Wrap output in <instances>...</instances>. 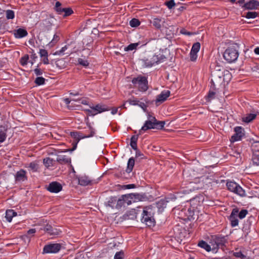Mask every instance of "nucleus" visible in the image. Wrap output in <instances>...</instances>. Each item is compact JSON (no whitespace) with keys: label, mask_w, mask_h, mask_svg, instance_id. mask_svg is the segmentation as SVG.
<instances>
[{"label":"nucleus","mask_w":259,"mask_h":259,"mask_svg":"<svg viewBox=\"0 0 259 259\" xmlns=\"http://www.w3.org/2000/svg\"><path fill=\"white\" fill-rule=\"evenodd\" d=\"M165 123L164 121L157 120L154 116L148 114V119L139 131V135H141L143 132L150 129L161 130L164 127Z\"/></svg>","instance_id":"f257e3e1"},{"label":"nucleus","mask_w":259,"mask_h":259,"mask_svg":"<svg viewBox=\"0 0 259 259\" xmlns=\"http://www.w3.org/2000/svg\"><path fill=\"white\" fill-rule=\"evenodd\" d=\"M248 213V211L247 209H242L239 211V208L237 207L233 208L231 211L230 215L229 217V220L230 222L231 226L232 227L237 226L239 224L237 217L242 220L246 217Z\"/></svg>","instance_id":"f03ea898"},{"label":"nucleus","mask_w":259,"mask_h":259,"mask_svg":"<svg viewBox=\"0 0 259 259\" xmlns=\"http://www.w3.org/2000/svg\"><path fill=\"white\" fill-rule=\"evenodd\" d=\"M153 214L154 211L151 206L144 207L142 214V222L149 227L154 226L155 220L153 218Z\"/></svg>","instance_id":"7ed1b4c3"},{"label":"nucleus","mask_w":259,"mask_h":259,"mask_svg":"<svg viewBox=\"0 0 259 259\" xmlns=\"http://www.w3.org/2000/svg\"><path fill=\"white\" fill-rule=\"evenodd\" d=\"M165 59L162 55H153L142 59L141 61L145 67H151L155 64L163 62Z\"/></svg>","instance_id":"20e7f679"},{"label":"nucleus","mask_w":259,"mask_h":259,"mask_svg":"<svg viewBox=\"0 0 259 259\" xmlns=\"http://www.w3.org/2000/svg\"><path fill=\"white\" fill-rule=\"evenodd\" d=\"M227 243L226 239L224 236L214 235L211 237L209 243L212 246V251L216 252L219 248L223 249Z\"/></svg>","instance_id":"39448f33"},{"label":"nucleus","mask_w":259,"mask_h":259,"mask_svg":"<svg viewBox=\"0 0 259 259\" xmlns=\"http://www.w3.org/2000/svg\"><path fill=\"white\" fill-rule=\"evenodd\" d=\"M238 56V51L234 47H229L225 50L223 54L224 59L229 63L236 61Z\"/></svg>","instance_id":"423d86ee"},{"label":"nucleus","mask_w":259,"mask_h":259,"mask_svg":"<svg viewBox=\"0 0 259 259\" xmlns=\"http://www.w3.org/2000/svg\"><path fill=\"white\" fill-rule=\"evenodd\" d=\"M228 189L240 197H245L246 193L245 190L237 183L234 182H228L227 183Z\"/></svg>","instance_id":"0eeeda50"},{"label":"nucleus","mask_w":259,"mask_h":259,"mask_svg":"<svg viewBox=\"0 0 259 259\" xmlns=\"http://www.w3.org/2000/svg\"><path fill=\"white\" fill-rule=\"evenodd\" d=\"M132 83L139 88L141 92H145L148 89V81L145 76H139L132 79Z\"/></svg>","instance_id":"6e6552de"},{"label":"nucleus","mask_w":259,"mask_h":259,"mask_svg":"<svg viewBox=\"0 0 259 259\" xmlns=\"http://www.w3.org/2000/svg\"><path fill=\"white\" fill-rule=\"evenodd\" d=\"M91 109H86L85 111L89 115L94 116L99 113L109 110L108 106L105 104H97L95 106H90Z\"/></svg>","instance_id":"1a4fd4ad"},{"label":"nucleus","mask_w":259,"mask_h":259,"mask_svg":"<svg viewBox=\"0 0 259 259\" xmlns=\"http://www.w3.org/2000/svg\"><path fill=\"white\" fill-rule=\"evenodd\" d=\"M54 10L58 15H62L64 17H67L73 14V11L70 8H63L62 4L57 1L55 3Z\"/></svg>","instance_id":"9d476101"},{"label":"nucleus","mask_w":259,"mask_h":259,"mask_svg":"<svg viewBox=\"0 0 259 259\" xmlns=\"http://www.w3.org/2000/svg\"><path fill=\"white\" fill-rule=\"evenodd\" d=\"M206 179L205 177H201L198 179H195L194 180V182H191L190 183L189 187L190 188V190L195 191L202 188L203 186V181Z\"/></svg>","instance_id":"9b49d317"},{"label":"nucleus","mask_w":259,"mask_h":259,"mask_svg":"<svg viewBox=\"0 0 259 259\" xmlns=\"http://www.w3.org/2000/svg\"><path fill=\"white\" fill-rule=\"evenodd\" d=\"M61 245L59 243H52L46 245L43 249V253H55L60 250Z\"/></svg>","instance_id":"f8f14e48"},{"label":"nucleus","mask_w":259,"mask_h":259,"mask_svg":"<svg viewBox=\"0 0 259 259\" xmlns=\"http://www.w3.org/2000/svg\"><path fill=\"white\" fill-rule=\"evenodd\" d=\"M124 202L125 205H129L133 202H135L137 200H140L141 195L138 194H129L127 195H122Z\"/></svg>","instance_id":"ddd939ff"},{"label":"nucleus","mask_w":259,"mask_h":259,"mask_svg":"<svg viewBox=\"0 0 259 259\" xmlns=\"http://www.w3.org/2000/svg\"><path fill=\"white\" fill-rule=\"evenodd\" d=\"M47 189L51 193H57L62 190V186L59 182H52L47 186Z\"/></svg>","instance_id":"4468645a"},{"label":"nucleus","mask_w":259,"mask_h":259,"mask_svg":"<svg viewBox=\"0 0 259 259\" xmlns=\"http://www.w3.org/2000/svg\"><path fill=\"white\" fill-rule=\"evenodd\" d=\"M259 7V2L256 0H250L244 3L242 6L245 10H256Z\"/></svg>","instance_id":"2eb2a0df"},{"label":"nucleus","mask_w":259,"mask_h":259,"mask_svg":"<svg viewBox=\"0 0 259 259\" xmlns=\"http://www.w3.org/2000/svg\"><path fill=\"white\" fill-rule=\"evenodd\" d=\"M170 95V91L168 90H164L161 92L160 94L157 96L156 99V103H161L165 101Z\"/></svg>","instance_id":"dca6fc26"},{"label":"nucleus","mask_w":259,"mask_h":259,"mask_svg":"<svg viewBox=\"0 0 259 259\" xmlns=\"http://www.w3.org/2000/svg\"><path fill=\"white\" fill-rule=\"evenodd\" d=\"M242 131L243 129L240 126H237L234 128L235 134L231 138L233 141H238L241 140V138L244 136Z\"/></svg>","instance_id":"f3484780"},{"label":"nucleus","mask_w":259,"mask_h":259,"mask_svg":"<svg viewBox=\"0 0 259 259\" xmlns=\"http://www.w3.org/2000/svg\"><path fill=\"white\" fill-rule=\"evenodd\" d=\"M14 35L16 38H21L26 36L28 35V32L25 29L18 28L14 31Z\"/></svg>","instance_id":"a211bd4d"},{"label":"nucleus","mask_w":259,"mask_h":259,"mask_svg":"<svg viewBox=\"0 0 259 259\" xmlns=\"http://www.w3.org/2000/svg\"><path fill=\"white\" fill-rule=\"evenodd\" d=\"M15 177L16 181H24L26 179V171L23 169H21L17 172Z\"/></svg>","instance_id":"6ab92c4d"},{"label":"nucleus","mask_w":259,"mask_h":259,"mask_svg":"<svg viewBox=\"0 0 259 259\" xmlns=\"http://www.w3.org/2000/svg\"><path fill=\"white\" fill-rule=\"evenodd\" d=\"M256 116L257 114L256 113L247 114L242 117V120L243 122L248 123L253 121Z\"/></svg>","instance_id":"aec40b11"},{"label":"nucleus","mask_w":259,"mask_h":259,"mask_svg":"<svg viewBox=\"0 0 259 259\" xmlns=\"http://www.w3.org/2000/svg\"><path fill=\"white\" fill-rule=\"evenodd\" d=\"M91 183V180L86 176H82L78 178V184L81 186H87L90 185Z\"/></svg>","instance_id":"412c9836"},{"label":"nucleus","mask_w":259,"mask_h":259,"mask_svg":"<svg viewBox=\"0 0 259 259\" xmlns=\"http://www.w3.org/2000/svg\"><path fill=\"white\" fill-rule=\"evenodd\" d=\"M57 161L61 164H67L71 162V158L66 155H58L57 157Z\"/></svg>","instance_id":"4be33fe9"},{"label":"nucleus","mask_w":259,"mask_h":259,"mask_svg":"<svg viewBox=\"0 0 259 259\" xmlns=\"http://www.w3.org/2000/svg\"><path fill=\"white\" fill-rule=\"evenodd\" d=\"M222 75L223 73L222 72L221 74L217 76L214 73L213 75L212 76L213 78L211 80V88H215L216 85L215 83H219V82H221L223 80V79H222L221 77V75Z\"/></svg>","instance_id":"5701e85b"},{"label":"nucleus","mask_w":259,"mask_h":259,"mask_svg":"<svg viewBox=\"0 0 259 259\" xmlns=\"http://www.w3.org/2000/svg\"><path fill=\"white\" fill-rule=\"evenodd\" d=\"M69 47V45H65L64 47H62L60 50L56 51L54 53V55L62 56L63 55L67 54V55H69L71 54V52L66 53L65 52V51L68 49Z\"/></svg>","instance_id":"b1692460"},{"label":"nucleus","mask_w":259,"mask_h":259,"mask_svg":"<svg viewBox=\"0 0 259 259\" xmlns=\"http://www.w3.org/2000/svg\"><path fill=\"white\" fill-rule=\"evenodd\" d=\"M198 246L203 249H204L207 251H210L212 250V246L211 244L209 243V244H207L206 242L204 241H201L198 243Z\"/></svg>","instance_id":"393cba45"},{"label":"nucleus","mask_w":259,"mask_h":259,"mask_svg":"<svg viewBox=\"0 0 259 259\" xmlns=\"http://www.w3.org/2000/svg\"><path fill=\"white\" fill-rule=\"evenodd\" d=\"M135 165V159L134 157L130 158L127 162V168L126 169V171L127 173H130L134 166Z\"/></svg>","instance_id":"a878e982"},{"label":"nucleus","mask_w":259,"mask_h":259,"mask_svg":"<svg viewBox=\"0 0 259 259\" xmlns=\"http://www.w3.org/2000/svg\"><path fill=\"white\" fill-rule=\"evenodd\" d=\"M16 215V212H15L13 210L9 209L6 211L5 218L8 222H11L13 217Z\"/></svg>","instance_id":"bb28decb"},{"label":"nucleus","mask_w":259,"mask_h":259,"mask_svg":"<svg viewBox=\"0 0 259 259\" xmlns=\"http://www.w3.org/2000/svg\"><path fill=\"white\" fill-rule=\"evenodd\" d=\"M168 201L165 199H160L156 203V206L159 210H163L166 207Z\"/></svg>","instance_id":"cd10ccee"},{"label":"nucleus","mask_w":259,"mask_h":259,"mask_svg":"<svg viewBox=\"0 0 259 259\" xmlns=\"http://www.w3.org/2000/svg\"><path fill=\"white\" fill-rule=\"evenodd\" d=\"M89 130H90V134L85 135V136H80L79 133L78 134V137L80 139H84L87 138H90L93 137L95 134V129L91 126H89ZM77 134V133H76Z\"/></svg>","instance_id":"c85d7f7f"},{"label":"nucleus","mask_w":259,"mask_h":259,"mask_svg":"<svg viewBox=\"0 0 259 259\" xmlns=\"http://www.w3.org/2000/svg\"><path fill=\"white\" fill-rule=\"evenodd\" d=\"M55 64L59 69H63L66 66V62L63 59L57 60L55 62Z\"/></svg>","instance_id":"c756f323"},{"label":"nucleus","mask_w":259,"mask_h":259,"mask_svg":"<svg viewBox=\"0 0 259 259\" xmlns=\"http://www.w3.org/2000/svg\"><path fill=\"white\" fill-rule=\"evenodd\" d=\"M117 201V198L116 197H111L109 198L108 200L105 202V205L107 206H109L112 208L114 207V204Z\"/></svg>","instance_id":"7c9ffc66"},{"label":"nucleus","mask_w":259,"mask_h":259,"mask_svg":"<svg viewBox=\"0 0 259 259\" xmlns=\"http://www.w3.org/2000/svg\"><path fill=\"white\" fill-rule=\"evenodd\" d=\"M44 230L51 235H54L56 234V232L53 228V227L50 225H46L44 227Z\"/></svg>","instance_id":"2f4dec72"},{"label":"nucleus","mask_w":259,"mask_h":259,"mask_svg":"<svg viewBox=\"0 0 259 259\" xmlns=\"http://www.w3.org/2000/svg\"><path fill=\"white\" fill-rule=\"evenodd\" d=\"M258 15V13L256 12H248L246 13L244 16L247 19H254L257 17Z\"/></svg>","instance_id":"473e14b6"},{"label":"nucleus","mask_w":259,"mask_h":259,"mask_svg":"<svg viewBox=\"0 0 259 259\" xmlns=\"http://www.w3.org/2000/svg\"><path fill=\"white\" fill-rule=\"evenodd\" d=\"M29 58V55L27 54H26L24 56L22 57L20 60V63L21 65L23 66L26 65L28 63Z\"/></svg>","instance_id":"72a5a7b5"},{"label":"nucleus","mask_w":259,"mask_h":259,"mask_svg":"<svg viewBox=\"0 0 259 259\" xmlns=\"http://www.w3.org/2000/svg\"><path fill=\"white\" fill-rule=\"evenodd\" d=\"M28 167L33 172H36L38 168V165L35 162H32L28 164Z\"/></svg>","instance_id":"f704fd0d"},{"label":"nucleus","mask_w":259,"mask_h":259,"mask_svg":"<svg viewBox=\"0 0 259 259\" xmlns=\"http://www.w3.org/2000/svg\"><path fill=\"white\" fill-rule=\"evenodd\" d=\"M252 162L254 165H259V152L255 153L252 156Z\"/></svg>","instance_id":"c9c22d12"},{"label":"nucleus","mask_w":259,"mask_h":259,"mask_svg":"<svg viewBox=\"0 0 259 259\" xmlns=\"http://www.w3.org/2000/svg\"><path fill=\"white\" fill-rule=\"evenodd\" d=\"M43 162L45 165L47 167L52 166L53 165V160L49 157L44 159Z\"/></svg>","instance_id":"e433bc0d"},{"label":"nucleus","mask_w":259,"mask_h":259,"mask_svg":"<svg viewBox=\"0 0 259 259\" xmlns=\"http://www.w3.org/2000/svg\"><path fill=\"white\" fill-rule=\"evenodd\" d=\"M139 45V42L131 44L127 47H126L124 48V51H133V50L136 49Z\"/></svg>","instance_id":"4c0bfd02"},{"label":"nucleus","mask_w":259,"mask_h":259,"mask_svg":"<svg viewBox=\"0 0 259 259\" xmlns=\"http://www.w3.org/2000/svg\"><path fill=\"white\" fill-rule=\"evenodd\" d=\"M126 217L128 219H136L137 217L136 212L135 210H131L129 211H128L126 214Z\"/></svg>","instance_id":"58836bf2"},{"label":"nucleus","mask_w":259,"mask_h":259,"mask_svg":"<svg viewBox=\"0 0 259 259\" xmlns=\"http://www.w3.org/2000/svg\"><path fill=\"white\" fill-rule=\"evenodd\" d=\"M6 15L7 19H13L15 17V13L11 10H7L6 11Z\"/></svg>","instance_id":"ea45409f"},{"label":"nucleus","mask_w":259,"mask_h":259,"mask_svg":"<svg viewBox=\"0 0 259 259\" xmlns=\"http://www.w3.org/2000/svg\"><path fill=\"white\" fill-rule=\"evenodd\" d=\"M200 48V44L199 42L194 43L192 47L191 52L198 53Z\"/></svg>","instance_id":"a19ab883"},{"label":"nucleus","mask_w":259,"mask_h":259,"mask_svg":"<svg viewBox=\"0 0 259 259\" xmlns=\"http://www.w3.org/2000/svg\"><path fill=\"white\" fill-rule=\"evenodd\" d=\"M161 20L159 18H154L153 20V25L157 28H160L161 27Z\"/></svg>","instance_id":"79ce46f5"},{"label":"nucleus","mask_w":259,"mask_h":259,"mask_svg":"<svg viewBox=\"0 0 259 259\" xmlns=\"http://www.w3.org/2000/svg\"><path fill=\"white\" fill-rule=\"evenodd\" d=\"M34 82L37 85H43L45 83V78L43 77H37L35 78Z\"/></svg>","instance_id":"37998d69"},{"label":"nucleus","mask_w":259,"mask_h":259,"mask_svg":"<svg viewBox=\"0 0 259 259\" xmlns=\"http://www.w3.org/2000/svg\"><path fill=\"white\" fill-rule=\"evenodd\" d=\"M140 24V22L137 19L134 18V19H132L130 21V25L132 27H137V26H139Z\"/></svg>","instance_id":"c03bdc74"},{"label":"nucleus","mask_w":259,"mask_h":259,"mask_svg":"<svg viewBox=\"0 0 259 259\" xmlns=\"http://www.w3.org/2000/svg\"><path fill=\"white\" fill-rule=\"evenodd\" d=\"M233 255L240 259H244L245 258V255H244L240 251L233 252Z\"/></svg>","instance_id":"a18cd8bd"},{"label":"nucleus","mask_w":259,"mask_h":259,"mask_svg":"<svg viewBox=\"0 0 259 259\" xmlns=\"http://www.w3.org/2000/svg\"><path fill=\"white\" fill-rule=\"evenodd\" d=\"M7 138V133L5 131H0V143H3Z\"/></svg>","instance_id":"49530a36"},{"label":"nucleus","mask_w":259,"mask_h":259,"mask_svg":"<svg viewBox=\"0 0 259 259\" xmlns=\"http://www.w3.org/2000/svg\"><path fill=\"white\" fill-rule=\"evenodd\" d=\"M78 63L79 64L81 65L84 67H87L89 64V63L87 60L82 59V58L78 59Z\"/></svg>","instance_id":"de8ad7c7"},{"label":"nucleus","mask_w":259,"mask_h":259,"mask_svg":"<svg viewBox=\"0 0 259 259\" xmlns=\"http://www.w3.org/2000/svg\"><path fill=\"white\" fill-rule=\"evenodd\" d=\"M116 202H117V204L116 205V207L118 209L120 208L122 206L125 205L124 202V199H123V198H122V196L121 197V198L118 199Z\"/></svg>","instance_id":"09e8293b"},{"label":"nucleus","mask_w":259,"mask_h":259,"mask_svg":"<svg viewBox=\"0 0 259 259\" xmlns=\"http://www.w3.org/2000/svg\"><path fill=\"white\" fill-rule=\"evenodd\" d=\"M114 259H124V252L123 251L117 252L114 257Z\"/></svg>","instance_id":"8fccbe9b"},{"label":"nucleus","mask_w":259,"mask_h":259,"mask_svg":"<svg viewBox=\"0 0 259 259\" xmlns=\"http://www.w3.org/2000/svg\"><path fill=\"white\" fill-rule=\"evenodd\" d=\"M39 54L41 58L48 57V51L45 49H40Z\"/></svg>","instance_id":"3c124183"},{"label":"nucleus","mask_w":259,"mask_h":259,"mask_svg":"<svg viewBox=\"0 0 259 259\" xmlns=\"http://www.w3.org/2000/svg\"><path fill=\"white\" fill-rule=\"evenodd\" d=\"M166 6L169 9H172L175 5V3L174 0H170L165 3Z\"/></svg>","instance_id":"603ef678"},{"label":"nucleus","mask_w":259,"mask_h":259,"mask_svg":"<svg viewBox=\"0 0 259 259\" xmlns=\"http://www.w3.org/2000/svg\"><path fill=\"white\" fill-rule=\"evenodd\" d=\"M190 60L192 61H194L197 59V53L190 52Z\"/></svg>","instance_id":"864d4df0"},{"label":"nucleus","mask_w":259,"mask_h":259,"mask_svg":"<svg viewBox=\"0 0 259 259\" xmlns=\"http://www.w3.org/2000/svg\"><path fill=\"white\" fill-rule=\"evenodd\" d=\"M38 65H37V68H36L34 70V72L35 75L37 76L41 75L42 74V73H43L42 71L40 68H38Z\"/></svg>","instance_id":"5fc2aeb1"},{"label":"nucleus","mask_w":259,"mask_h":259,"mask_svg":"<svg viewBox=\"0 0 259 259\" xmlns=\"http://www.w3.org/2000/svg\"><path fill=\"white\" fill-rule=\"evenodd\" d=\"M194 214V212L191 210V208H189L187 209V213H186V216L188 219H190V218L192 217Z\"/></svg>","instance_id":"6e6d98bb"},{"label":"nucleus","mask_w":259,"mask_h":259,"mask_svg":"<svg viewBox=\"0 0 259 259\" xmlns=\"http://www.w3.org/2000/svg\"><path fill=\"white\" fill-rule=\"evenodd\" d=\"M59 40V36L58 35H57V34H55L54 35L53 39L51 41V43H52L54 45V44H56Z\"/></svg>","instance_id":"4d7b16f0"},{"label":"nucleus","mask_w":259,"mask_h":259,"mask_svg":"<svg viewBox=\"0 0 259 259\" xmlns=\"http://www.w3.org/2000/svg\"><path fill=\"white\" fill-rule=\"evenodd\" d=\"M136 157H140L141 159L144 158V155L138 149L136 150Z\"/></svg>","instance_id":"13d9d810"},{"label":"nucleus","mask_w":259,"mask_h":259,"mask_svg":"<svg viewBox=\"0 0 259 259\" xmlns=\"http://www.w3.org/2000/svg\"><path fill=\"white\" fill-rule=\"evenodd\" d=\"M180 32L182 34H183L185 35H191L193 34L192 32H188L185 29H184V28L181 30Z\"/></svg>","instance_id":"bf43d9fd"},{"label":"nucleus","mask_w":259,"mask_h":259,"mask_svg":"<svg viewBox=\"0 0 259 259\" xmlns=\"http://www.w3.org/2000/svg\"><path fill=\"white\" fill-rule=\"evenodd\" d=\"M128 102H129L130 105H138V101L137 100L130 99V100H128Z\"/></svg>","instance_id":"052dcab7"},{"label":"nucleus","mask_w":259,"mask_h":259,"mask_svg":"<svg viewBox=\"0 0 259 259\" xmlns=\"http://www.w3.org/2000/svg\"><path fill=\"white\" fill-rule=\"evenodd\" d=\"M138 135H134L131 138V142H137Z\"/></svg>","instance_id":"680f3d73"},{"label":"nucleus","mask_w":259,"mask_h":259,"mask_svg":"<svg viewBox=\"0 0 259 259\" xmlns=\"http://www.w3.org/2000/svg\"><path fill=\"white\" fill-rule=\"evenodd\" d=\"M41 60H42V63L44 64H48L49 63L48 57H45L41 58Z\"/></svg>","instance_id":"e2e57ef3"},{"label":"nucleus","mask_w":259,"mask_h":259,"mask_svg":"<svg viewBox=\"0 0 259 259\" xmlns=\"http://www.w3.org/2000/svg\"><path fill=\"white\" fill-rule=\"evenodd\" d=\"M137 143V142H131L130 143L131 146L135 150H137L138 149Z\"/></svg>","instance_id":"0e129e2a"},{"label":"nucleus","mask_w":259,"mask_h":259,"mask_svg":"<svg viewBox=\"0 0 259 259\" xmlns=\"http://www.w3.org/2000/svg\"><path fill=\"white\" fill-rule=\"evenodd\" d=\"M36 232L35 229H30L27 231V234L28 235H33V234Z\"/></svg>","instance_id":"69168bd1"},{"label":"nucleus","mask_w":259,"mask_h":259,"mask_svg":"<svg viewBox=\"0 0 259 259\" xmlns=\"http://www.w3.org/2000/svg\"><path fill=\"white\" fill-rule=\"evenodd\" d=\"M124 187L126 189H133L135 188V185L134 184H128L124 185Z\"/></svg>","instance_id":"338daca9"},{"label":"nucleus","mask_w":259,"mask_h":259,"mask_svg":"<svg viewBox=\"0 0 259 259\" xmlns=\"http://www.w3.org/2000/svg\"><path fill=\"white\" fill-rule=\"evenodd\" d=\"M214 93L213 92H209V94H208V97L209 98H210V99H213L214 98Z\"/></svg>","instance_id":"774afa93"}]
</instances>
